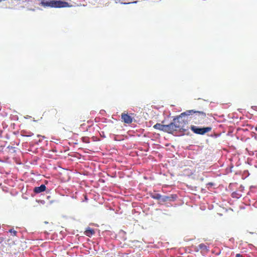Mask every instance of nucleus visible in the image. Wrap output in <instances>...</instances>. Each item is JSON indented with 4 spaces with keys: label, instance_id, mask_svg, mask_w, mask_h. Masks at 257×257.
I'll return each instance as SVG.
<instances>
[{
    "label": "nucleus",
    "instance_id": "obj_1",
    "mask_svg": "<svg viewBox=\"0 0 257 257\" xmlns=\"http://www.w3.org/2000/svg\"><path fill=\"white\" fill-rule=\"evenodd\" d=\"M42 6L44 7H51L61 8L70 7L69 4L64 0H42L41 2Z\"/></svg>",
    "mask_w": 257,
    "mask_h": 257
},
{
    "label": "nucleus",
    "instance_id": "obj_2",
    "mask_svg": "<svg viewBox=\"0 0 257 257\" xmlns=\"http://www.w3.org/2000/svg\"><path fill=\"white\" fill-rule=\"evenodd\" d=\"M195 113V118H198L199 121L201 120L202 119H204L206 117V113L203 111H195L193 110H189L186 111L182 113L181 115H189Z\"/></svg>",
    "mask_w": 257,
    "mask_h": 257
},
{
    "label": "nucleus",
    "instance_id": "obj_3",
    "mask_svg": "<svg viewBox=\"0 0 257 257\" xmlns=\"http://www.w3.org/2000/svg\"><path fill=\"white\" fill-rule=\"evenodd\" d=\"M191 130L195 134L199 135H204L206 133L209 132L211 131V127H205L202 128L197 127L195 125L191 126Z\"/></svg>",
    "mask_w": 257,
    "mask_h": 257
},
{
    "label": "nucleus",
    "instance_id": "obj_4",
    "mask_svg": "<svg viewBox=\"0 0 257 257\" xmlns=\"http://www.w3.org/2000/svg\"><path fill=\"white\" fill-rule=\"evenodd\" d=\"M173 122L175 125V126H176L175 127L177 131L183 129V127L184 126V122L180 120V117H178L177 118H174L173 119Z\"/></svg>",
    "mask_w": 257,
    "mask_h": 257
},
{
    "label": "nucleus",
    "instance_id": "obj_5",
    "mask_svg": "<svg viewBox=\"0 0 257 257\" xmlns=\"http://www.w3.org/2000/svg\"><path fill=\"white\" fill-rule=\"evenodd\" d=\"M121 118L122 121L125 123H131L133 121V117L127 113H122Z\"/></svg>",
    "mask_w": 257,
    "mask_h": 257
},
{
    "label": "nucleus",
    "instance_id": "obj_6",
    "mask_svg": "<svg viewBox=\"0 0 257 257\" xmlns=\"http://www.w3.org/2000/svg\"><path fill=\"white\" fill-rule=\"evenodd\" d=\"M175 124H174V122H172L170 123V124L168 125H166L165 126V132L172 134L174 132L177 131V130L176 128V126H175Z\"/></svg>",
    "mask_w": 257,
    "mask_h": 257
},
{
    "label": "nucleus",
    "instance_id": "obj_7",
    "mask_svg": "<svg viewBox=\"0 0 257 257\" xmlns=\"http://www.w3.org/2000/svg\"><path fill=\"white\" fill-rule=\"evenodd\" d=\"M199 250L205 252H208L209 251V246L204 243H200L196 247V251H199Z\"/></svg>",
    "mask_w": 257,
    "mask_h": 257
},
{
    "label": "nucleus",
    "instance_id": "obj_8",
    "mask_svg": "<svg viewBox=\"0 0 257 257\" xmlns=\"http://www.w3.org/2000/svg\"><path fill=\"white\" fill-rule=\"evenodd\" d=\"M46 189V187L45 185L42 184L39 187H35L34 189V192L36 193H40L44 192Z\"/></svg>",
    "mask_w": 257,
    "mask_h": 257
},
{
    "label": "nucleus",
    "instance_id": "obj_9",
    "mask_svg": "<svg viewBox=\"0 0 257 257\" xmlns=\"http://www.w3.org/2000/svg\"><path fill=\"white\" fill-rule=\"evenodd\" d=\"M176 199V196H174L173 195L171 196H162V198L161 202H165L168 201H173Z\"/></svg>",
    "mask_w": 257,
    "mask_h": 257
},
{
    "label": "nucleus",
    "instance_id": "obj_10",
    "mask_svg": "<svg viewBox=\"0 0 257 257\" xmlns=\"http://www.w3.org/2000/svg\"><path fill=\"white\" fill-rule=\"evenodd\" d=\"M84 234L88 237H91L95 234V231L93 229L88 227L84 232Z\"/></svg>",
    "mask_w": 257,
    "mask_h": 257
},
{
    "label": "nucleus",
    "instance_id": "obj_11",
    "mask_svg": "<svg viewBox=\"0 0 257 257\" xmlns=\"http://www.w3.org/2000/svg\"><path fill=\"white\" fill-rule=\"evenodd\" d=\"M165 126H166V125L162 124L159 123H157L154 125L153 127L156 130L165 132V128H166Z\"/></svg>",
    "mask_w": 257,
    "mask_h": 257
},
{
    "label": "nucleus",
    "instance_id": "obj_12",
    "mask_svg": "<svg viewBox=\"0 0 257 257\" xmlns=\"http://www.w3.org/2000/svg\"><path fill=\"white\" fill-rule=\"evenodd\" d=\"M151 197L154 199L161 200L162 195L157 193H152L151 195Z\"/></svg>",
    "mask_w": 257,
    "mask_h": 257
},
{
    "label": "nucleus",
    "instance_id": "obj_13",
    "mask_svg": "<svg viewBox=\"0 0 257 257\" xmlns=\"http://www.w3.org/2000/svg\"><path fill=\"white\" fill-rule=\"evenodd\" d=\"M9 232L13 235L16 236L17 232L13 229H11L9 230Z\"/></svg>",
    "mask_w": 257,
    "mask_h": 257
},
{
    "label": "nucleus",
    "instance_id": "obj_14",
    "mask_svg": "<svg viewBox=\"0 0 257 257\" xmlns=\"http://www.w3.org/2000/svg\"><path fill=\"white\" fill-rule=\"evenodd\" d=\"M236 257H243L241 254L239 253H237L236 255Z\"/></svg>",
    "mask_w": 257,
    "mask_h": 257
},
{
    "label": "nucleus",
    "instance_id": "obj_15",
    "mask_svg": "<svg viewBox=\"0 0 257 257\" xmlns=\"http://www.w3.org/2000/svg\"><path fill=\"white\" fill-rule=\"evenodd\" d=\"M255 130L256 131H257V126H256V127H255Z\"/></svg>",
    "mask_w": 257,
    "mask_h": 257
},
{
    "label": "nucleus",
    "instance_id": "obj_16",
    "mask_svg": "<svg viewBox=\"0 0 257 257\" xmlns=\"http://www.w3.org/2000/svg\"><path fill=\"white\" fill-rule=\"evenodd\" d=\"M123 4H128L129 3H123Z\"/></svg>",
    "mask_w": 257,
    "mask_h": 257
},
{
    "label": "nucleus",
    "instance_id": "obj_17",
    "mask_svg": "<svg viewBox=\"0 0 257 257\" xmlns=\"http://www.w3.org/2000/svg\"><path fill=\"white\" fill-rule=\"evenodd\" d=\"M118 1V0H115V2H116V3H117V1Z\"/></svg>",
    "mask_w": 257,
    "mask_h": 257
},
{
    "label": "nucleus",
    "instance_id": "obj_18",
    "mask_svg": "<svg viewBox=\"0 0 257 257\" xmlns=\"http://www.w3.org/2000/svg\"><path fill=\"white\" fill-rule=\"evenodd\" d=\"M132 3H137V2H134Z\"/></svg>",
    "mask_w": 257,
    "mask_h": 257
}]
</instances>
